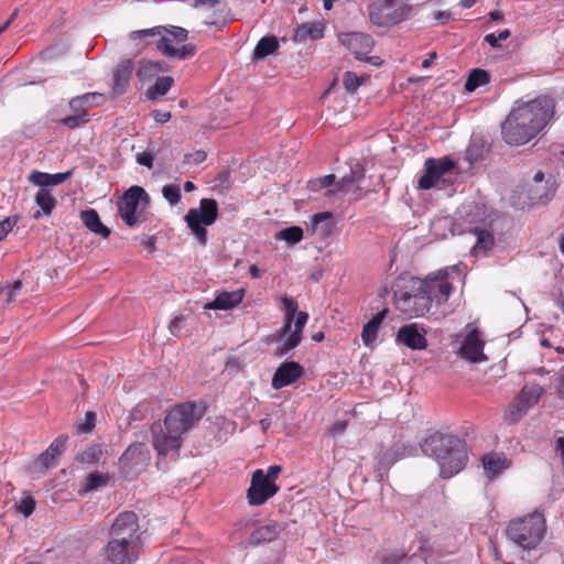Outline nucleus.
<instances>
[{"label":"nucleus","mask_w":564,"mask_h":564,"mask_svg":"<svg viewBox=\"0 0 564 564\" xmlns=\"http://www.w3.org/2000/svg\"><path fill=\"white\" fill-rule=\"evenodd\" d=\"M424 455L434 458L440 466V476L451 478L463 470L468 462L465 440L453 434L435 432L420 443Z\"/></svg>","instance_id":"f257e3e1"},{"label":"nucleus","mask_w":564,"mask_h":564,"mask_svg":"<svg viewBox=\"0 0 564 564\" xmlns=\"http://www.w3.org/2000/svg\"><path fill=\"white\" fill-rule=\"evenodd\" d=\"M149 36H159L155 42L156 50L170 61H185L193 57L196 53L195 44L173 45V42L176 44L184 43L188 37V31L182 26L159 25L151 29L132 31L130 33L131 40L145 39Z\"/></svg>","instance_id":"f03ea898"},{"label":"nucleus","mask_w":564,"mask_h":564,"mask_svg":"<svg viewBox=\"0 0 564 564\" xmlns=\"http://www.w3.org/2000/svg\"><path fill=\"white\" fill-rule=\"evenodd\" d=\"M297 302L294 299L286 296L281 299L284 318L283 325L276 334V340L281 341L274 351V356L278 358L291 355L302 341L303 328L307 323L308 314L297 311Z\"/></svg>","instance_id":"7ed1b4c3"},{"label":"nucleus","mask_w":564,"mask_h":564,"mask_svg":"<svg viewBox=\"0 0 564 564\" xmlns=\"http://www.w3.org/2000/svg\"><path fill=\"white\" fill-rule=\"evenodd\" d=\"M545 533V518L539 511L511 520L506 529L508 540L523 551L535 550L544 539Z\"/></svg>","instance_id":"20e7f679"},{"label":"nucleus","mask_w":564,"mask_h":564,"mask_svg":"<svg viewBox=\"0 0 564 564\" xmlns=\"http://www.w3.org/2000/svg\"><path fill=\"white\" fill-rule=\"evenodd\" d=\"M415 279L411 276L403 284L399 281L393 288L394 306L406 318L423 316L431 308L430 297L422 288H417Z\"/></svg>","instance_id":"39448f33"},{"label":"nucleus","mask_w":564,"mask_h":564,"mask_svg":"<svg viewBox=\"0 0 564 564\" xmlns=\"http://www.w3.org/2000/svg\"><path fill=\"white\" fill-rule=\"evenodd\" d=\"M555 101L547 96H539L533 100L523 102L510 111V121H522L539 134L553 119Z\"/></svg>","instance_id":"423d86ee"},{"label":"nucleus","mask_w":564,"mask_h":564,"mask_svg":"<svg viewBox=\"0 0 564 564\" xmlns=\"http://www.w3.org/2000/svg\"><path fill=\"white\" fill-rule=\"evenodd\" d=\"M369 19L377 26H393L409 19L412 6L403 0H371Z\"/></svg>","instance_id":"0eeeda50"},{"label":"nucleus","mask_w":564,"mask_h":564,"mask_svg":"<svg viewBox=\"0 0 564 564\" xmlns=\"http://www.w3.org/2000/svg\"><path fill=\"white\" fill-rule=\"evenodd\" d=\"M205 405L194 401L176 404L166 414L163 425L165 430L183 436L200 421L205 414Z\"/></svg>","instance_id":"6e6552de"},{"label":"nucleus","mask_w":564,"mask_h":564,"mask_svg":"<svg viewBox=\"0 0 564 564\" xmlns=\"http://www.w3.org/2000/svg\"><path fill=\"white\" fill-rule=\"evenodd\" d=\"M150 204V195L138 185L129 187L118 200V213L122 221L130 228L141 223V216Z\"/></svg>","instance_id":"1a4fd4ad"},{"label":"nucleus","mask_w":564,"mask_h":564,"mask_svg":"<svg viewBox=\"0 0 564 564\" xmlns=\"http://www.w3.org/2000/svg\"><path fill=\"white\" fill-rule=\"evenodd\" d=\"M465 209V221L470 226L466 228V231L474 234L477 238L474 249L476 251H484L485 253L495 245L492 232L487 228L486 210L484 205L470 203L464 207Z\"/></svg>","instance_id":"9d476101"},{"label":"nucleus","mask_w":564,"mask_h":564,"mask_svg":"<svg viewBox=\"0 0 564 564\" xmlns=\"http://www.w3.org/2000/svg\"><path fill=\"white\" fill-rule=\"evenodd\" d=\"M447 276V270H443L434 276L429 275L425 279L416 278L414 283L417 284L419 289L422 288L425 295L430 297L431 305L433 302L443 304L447 302L454 291V286L448 282Z\"/></svg>","instance_id":"9b49d317"},{"label":"nucleus","mask_w":564,"mask_h":564,"mask_svg":"<svg viewBox=\"0 0 564 564\" xmlns=\"http://www.w3.org/2000/svg\"><path fill=\"white\" fill-rule=\"evenodd\" d=\"M140 525L138 516L133 511L121 512L113 521L109 536L110 540H127L141 545Z\"/></svg>","instance_id":"f8f14e48"},{"label":"nucleus","mask_w":564,"mask_h":564,"mask_svg":"<svg viewBox=\"0 0 564 564\" xmlns=\"http://www.w3.org/2000/svg\"><path fill=\"white\" fill-rule=\"evenodd\" d=\"M455 167L456 162L449 156L426 159L424 163V174L419 178V188H433L443 175L453 171Z\"/></svg>","instance_id":"ddd939ff"},{"label":"nucleus","mask_w":564,"mask_h":564,"mask_svg":"<svg viewBox=\"0 0 564 564\" xmlns=\"http://www.w3.org/2000/svg\"><path fill=\"white\" fill-rule=\"evenodd\" d=\"M279 486L264 478L262 469H256L251 477L250 487L247 490V499L250 506H261L272 498L279 490Z\"/></svg>","instance_id":"4468645a"},{"label":"nucleus","mask_w":564,"mask_h":564,"mask_svg":"<svg viewBox=\"0 0 564 564\" xmlns=\"http://www.w3.org/2000/svg\"><path fill=\"white\" fill-rule=\"evenodd\" d=\"M140 549L141 545L135 542L115 539L109 540L106 555L112 564H131L138 560Z\"/></svg>","instance_id":"2eb2a0df"},{"label":"nucleus","mask_w":564,"mask_h":564,"mask_svg":"<svg viewBox=\"0 0 564 564\" xmlns=\"http://www.w3.org/2000/svg\"><path fill=\"white\" fill-rule=\"evenodd\" d=\"M501 134L505 142L510 145L525 144L538 135L532 127L522 121H510V113L501 123Z\"/></svg>","instance_id":"dca6fc26"},{"label":"nucleus","mask_w":564,"mask_h":564,"mask_svg":"<svg viewBox=\"0 0 564 564\" xmlns=\"http://www.w3.org/2000/svg\"><path fill=\"white\" fill-rule=\"evenodd\" d=\"M153 446L159 455L166 456L169 453H177L182 446V436L165 430L160 422L151 425Z\"/></svg>","instance_id":"f3484780"},{"label":"nucleus","mask_w":564,"mask_h":564,"mask_svg":"<svg viewBox=\"0 0 564 564\" xmlns=\"http://www.w3.org/2000/svg\"><path fill=\"white\" fill-rule=\"evenodd\" d=\"M417 453V448L404 442H395L393 443L380 457L378 460V471L380 477L382 478L388 474L389 469L400 459L415 456Z\"/></svg>","instance_id":"a211bd4d"},{"label":"nucleus","mask_w":564,"mask_h":564,"mask_svg":"<svg viewBox=\"0 0 564 564\" xmlns=\"http://www.w3.org/2000/svg\"><path fill=\"white\" fill-rule=\"evenodd\" d=\"M304 373V368L296 361L290 360L282 362L275 370L271 386L275 390H280L286 386L294 383Z\"/></svg>","instance_id":"6ab92c4d"},{"label":"nucleus","mask_w":564,"mask_h":564,"mask_svg":"<svg viewBox=\"0 0 564 564\" xmlns=\"http://www.w3.org/2000/svg\"><path fill=\"white\" fill-rule=\"evenodd\" d=\"M395 341L412 350H423L427 347L425 330L420 332L417 324H408L399 328Z\"/></svg>","instance_id":"aec40b11"},{"label":"nucleus","mask_w":564,"mask_h":564,"mask_svg":"<svg viewBox=\"0 0 564 564\" xmlns=\"http://www.w3.org/2000/svg\"><path fill=\"white\" fill-rule=\"evenodd\" d=\"M484 341L479 337V333L477 329L471 330L462 343V346L459 348V355L473 362H480L482 360H486V357L484 355Z\"/></svg>","instance_id":"412c9836"},{"label":"nucleus","mask_w":564,"mask_h":564,"mask_svg":"<svg viewBox=\"0 0 564 564\" xmlns=\"http://www.w3.org/2000/svg\"><path fill=\"white\" fill-rule=\"evenodd\" d=\"M184 217L213 225L218 218V203L214 198H202L198 208H189Z\"/></svg>","instance_id":"4be33fe9"},{"label":"nucleus","mask_w":564,"mask_h":564,"mask_svg":"<svg viewBox=\"0 0 564 564\" xmlns=\"http://www.w3.org/2000/svg\"><path fill=\"white\" fill-rule=\"evenodd\" d=\"M133 69L134 63L132 59H126L117 65L113 70V83L111 85L112 97L127 93Z\"/></svg>","instance_id":"5701e85b"},{"label":"nucleus","mask_w":564,"mask_h":564,"mask_svg":"<svg viewBox=\"0 0 564 564\" xmlns=\"http://www.w3.org/2000/svg\"><path fill=\"white\" fill-rule=\"evenodd\" d=\"M150 460V452L144 443H132L121 455L120 463L130 468L144 466Z\"/></svg>","instance_id":"b1692460"},{"label":"nucleus","mask_w":564,"mask_h":564,"mask_svg":"<svg viewBox=\"0 0 564 564\" xmlns=\"http://www.w3.org/2000/svg\"><path fill=\"white\" fill-rule=\"evenodd\" d=\"M491 150V144L482 137L473 134L465 151V160L469 165L482 162Z\"/></svg>","instance_id":"393cba45"},{"label":"nucleus","mask_w":564,"mask_h":564,"mask_svg":"<svg viewBox=\"0 0 564 564\" xmlns=\"http://www.w3.org/2000/svg\"><path fill=\"white\" fill-rule=\"evenodd\" d=\"M335 228L333 223V214L330 212H322L313 215L307 230L312 235L319 237L321 239L328 238Z\"/></svg>","instance_id":"a878e982"},{"label":"nucleus","mask_w":564,"mask_h":564,"mask_svg":"<svg viewBox=\"0 0 564 564\" xmlns=\"http://www.w3.org/2000/svg\"><path fill=\"white\" fill-rule=\"evenodd\" d=\"M283 529L284 527L281 523L271 521L254 529L248 539V543L250 545H259L261 543L274 541Z\"/></svg>","instance_id":"bb28decb"},{"label":"nucleus","mask_w":564,"mask_h":564,"mask_svg":"<svg viewBox=\"0 0 564 564\" xmlns=\"http://www.w3.org/2000/svg\"><path fill=\"white\" fill-rule=\"evenodd\" d=\"M245 291H224L216 295L215 300L205 305L206 310L226 311L238 306L243 300Z\"/></svg>","instance_id":"cd10ccee"},{"label":"nucleus","mask_w":564,"mask_h":564,"mask_svg":"<svg viewBox=\"0 0 564 564\" xmlns=\"http://www.w3.org/2000/svg\"><path fill=\"white\" fill-rule=\"evenodd\" d=\"M58 459L59 455L55 451H51L48 446L28 465L26 470L32 476L45 474L50 468L57 465Z\"/></svg>","instance_id":"c85d7f7f"},{"label":"nucleus","mask_w":564,"mask_h":564,"mask_svg":"<svg viewBox=\"0 0 564 564\" xmlns=\"http://www.w3.org/2000/svg\"><path fill=\"white\" fill-rule=\"evenodd\" d=\"M105 100V96L99 93H86L82 96L72 98L68 102L73 112L88 113V109L100 106Z\"/></svg>","instance_id":"c756f323"},{"label":"nucleus","mask_w":564,"mask_h":564,"mask_svg":"<svg viewBox=\"0 0 564 564\" xmlns=\"http://www.w3.org/2000/svg\"><path fill=\"white\" fill-rule=\"evenodd\" d=\"M324 36V25L319 22L303 23L294 30L292 36L295 43H305L307 41H316Z\"/></svg>","instance_id":"7c9ffc66"},{"label":"nucleus","mask_w":564,"mask_h":564,"mask_svg":"<svg viewBox=\"0 0 564 564\" xmlns=\"http://www.w3.org/2000/svg\"><path fill=\"white\" fill-rule=\"evenodd\" d=\"M80 219L83 224L95 235L101 236L102 238H108L111 234V230L101 223L100 217L96 209L88 208L80 212Z\"/></svg>","instance_id":"2f4dec72"},{"label":"nucleus","mask_w":564,"mask_h":564,"mask_svg":"<svg viewBox=\"0 0 564 564\" xmlns=\"http://www.w3.org/2000/svg\"><path fill=\"white\" fill-rule=\"evenodd\" d=\"M73 175V171H66L63 173L48 174L45 172L34 171L30 175V181L35 185L40 186V188H47V186L58 185L70 178Z\"/></svg>","instance_id":"473e14b6"},{"label":"nucleus","mask_w":564,"mask_h":564,"mask_svg":"<svg viewBox=\"0 0 564 564\" xmlns=\"http://www.w3.org/2000/svg\"><path fill=\"white\" fill-rule=\"evenodd\" d=\"M482 466L486 476L489 479L496 478L502 470L510 466V460L495 453L486 454L482 457Z\"/></svg>","instance_id":"72a5a7b5"},{"label":"nucleus","mask_w":564,"mask_h":564,"mask_svg":"<svg viewBox=\"0 0 564 564\" xmlns=\"http://www.w3.org/2000/svg\"><path fill=\"white\" fill-rule=\"evenodd\" d=\"M280 47L279 39L275 35H265L261 37L254 50H253V61H263L269 55L276 53Z\"/></svg>","instance_id":"f704fd0d"},{"label":"nucleus","mask_w":564,"mask_h":564,"mask_svg":"<svg viewBox=\"0 0 564 564\" xmlns=\"http://www.w3.org/2000/svg\"><path fill=\"white\" fill-rule=\"evenodd\" d=\"M35 203L41 208L34 213L33 217L35 219H39L42 215H51L57 205V200L50 188H40L35 195Z\"/></svg>","instance_id":"c9c22d12"},{"label":"nucleus","mask_w":564,"mask_h":564,"mask_svg":"<svg viewBox=\"0 0 564 564\" xmlns=\"http://www.w3.org/2000/svg\"><path fill=\"white\" fill-rule=\"evenodd\" d=\"M348 43L349 47L354 50L356 58L362 59L360 55L369 53L373 46L375 41L369 34L354 32L349 35Z\"/></svg>","instance_id":"e433bc0d"},{"label":"nucleus","mask_w":564,"mask_h":564,"mask_svg":"<svg viewBox=\"0 0 564 564\" xmlns=\"http://www.w3.org/2000/svg\"><path fill=\"white\" fill-rule=\"evenodd\" d=\"M174 79L171 76L158 77L154 85L145 90V96L149 100L154 101L160 96H164L172 88Z\"/></svg>","instance_id":"4c0bfd02"},{"label":"nucleus","mask_w":564,"mask_h":564,"mask_svg":"<svg viewBox=\"0 0 564 564\" xmlns=\"http://www.w3.org/2000/svg\"><path fill=\"white\" fill-rule=\"evenodd\" d=\"M490 80V74L481 68H474L469 72V75L465 82V89L469 93L475 91L480 86L488 84Z\"/></svg>","instance_id":"58836bf2"},{"label":"nucleus","mask_w":564,"mask_h":564,"mask_svg":"<svg viewBox=\"0 0 564 564\" xmlns=\"http://www.w3.org/2000/svg\"><path fill=\"white\" fill-rule=\"evenodd\" d=\"M53 121L63 124L69 130H74L88 123L90 121V117L88 113H82L78 111L64 118L53 119Z\"/></svg>","instance_id":"ea45409f"},{"label":"nucleus","mask_w":564,"mask_h":564,"mask_svg":"<svg viewBox=\"0 0 564 564\" xmlns=\"http://www.w3.org/2000/svg\"><path fill=\"white\" fill-rule=\"evenodd\" d=\"M523 401V399L518 394L513 401V403L509 408V412L506 414V420L510 423H517L530 409Z\"/></svg>","instance_id":"a19ab883"},{"label":"nucleus","mask_w":564,"mask_h":564,"mask_svg":"<svg viewBox=\"0 0 564 564\" xmlns=\"http://www.w3.org/2000/svg\"><path fill=\"white\" fill-rule=\"evenodd\" d=\"M303 229L300 226H290L275 234L276 240H283L289 245H295L303 239Z\"/></svg>","instance_id":"79ce46f5"},{"label":"nucleus","mask_w":564,"mask_h":564,"mask_svg":"<svg viewBox=\"0 0 564 564\" xmlns=\"http://www.w3.org/2000/svg\"><path fill=\"white\" fill-rule=\"evenodd\" d=\"M544 392L543 388L539 384L525 386L519 392V395L523 399L529 406H533L540 400L542 393Z\"/></svg>","instance_id":"37998d69"},{"label":"nucleus","mask_w":564,"mask_h":564,"mask_svg":"<svg viewBox=\"0 0 564 564\" xmlns=\"http://www.w3.org/2000/svg\"><path fill=\"white\" fill-rule=\"evenodd\" d=\"M107 484H108L107 475H104L98 471L90 473L86 477L85 491H87V492L97 491L100 488L107 486Z\"/></svg>","instance_id":"c03bdc74"},{"label":"nucleus","mask_w":564,"mask_h":564,"mask_svg":"<svg viewBox=\"0 0 564 564\" xmlns=\"http://www.w3.org/2000/svg\"><path fill=\"white\" fill-rule=\"evenodd\" d=\"M185 223L187 224V227L192 230L196 239L202 246H205L207 243V229L206 227L208 225H203L199 221L189 219L187 217H184Z\"/></svg>","instance_id":"a18cd8bd"},{"label":"nucleus","mask_w":564,"mask_h":564,"mask_svg":"<svg viewBox=\"0 0 564 564\" xmlns=\"http://www.w3.org/2000/svg\"><path fill=\"white\" fill-rule=\"evenodd\" d=\"M350 174L351 180L356 183L357 187L354 191L355 194H357L356 198H360L366 195L367 192L362 193V187L360 186V183L365 178V167L362 164L356 162L354 165H350Z\"/></svg>","instance_id":"49530a36"},{"label":"nucleus","mask_w":564,"mask_h":564,"mask_svg":"<svg viewBox=\"0 0 564 564\" xmlns=\"http://www.w3.org/2000/svg\"><path fill=\"white\" fill-rule=\"evenodd\" d=\"M162 195L171 205H176L182 198L181 188L176 184L164 185Z\"/></svg>","instance_id":"de8ad7c7"},{"label":"nucleus","mask_w":564,"mask_h":564,"mask_svg":"<svg viewBox=\"0 0 564 564\" xmlns=\"http://www.w3.org/2000/svg\"><path fill=\"white\" fill-rule=\"evenodd\" d=\"M36 507V501L33 496L28 495L21 498L20 502L17 505V509L20 513H22L25 518L30 517Z\"/></svg>","instance_id":"09e8293b"},{"label":"nucleus","mask_w":564,"mask_h":564,"mask_svg":"<svg viewBox=\"0 0 564 564\" xmlns=\"http://www.w3.org/2000/svg\"><path fill=\"white\" fill-rule=\"evenodd\" d=\"M343 85L348 93L354 94L361 85V78L354 72H346L344 74Z\"/></svg>","instance_id":"8fccbe9b"},{"label":"nucleus","mask_w":564,"mask_h":564,"mask_svg":"<svg viewBox=\"0 0 564 564\" xmlns=\"http://www.w3.org/2000/svg\"><path fill=\"white\" fill-rule=\"evenodd\" d=\"M319 180L323 182V185L325 186L324 196L332 198L333 196H336L338 192L336 187V176L334 174H328L325 176H319Z\"/></svg>","instance_id":"3c124183"},{"label":"nucleus","mask_w":564,"mask_h":564,"mask_svg":"<svg viewBox=\"0 0 564 564\" xmlns=\"http://www.w3.org/2000/svg\"><path fill=\"white\" fill-rule=\"evenodd\" d=\"M378 328L370 323H366L362 327L361 339L367 347H370L377 339Z\"/></svg>","instance_id":"603ef678"},{"label":"nucleus","mask_w":564,"mask_h":564,"mask_svg":"<svg viewBox=\"0 0 564 564\" xmlns=\"http://www.w3.org/2000/svg\"><path fill=\"white\" fill-rule=\"evenodd\" d=\"M228 13L229 10H220L219 14L214 12L213 15L205 21V23L208 25L216 26L218 30H220L225 28L229 21V19L227 18Z\"/></svg>","instance_id":"864d4df0"},{"label":"nucleus","mask_w":564,"mask_h":564,"mask_svg":"<svg viewBox=\"0 0 564 564\" xmlns=\"http://www.w3.org/2000/svg\"><path fill=\"white\" fill-rule=\"evenodd\" d=\"M155 68L151 61L143 63L137 70V77L140 82H147L156 76Z\"/></svg>","instance_id":"5fc2aeb1"},{"label":"nucleus","mask_w":564,"mask_h":564,"mask_svg":"<svg viewBox=\"0 0 564 564\" xmlns=\"http://www.w3.org/2000/svg\"><path fill=\"white\" fill-rule=\"evenodd\" d=\"M101 449L99 446H91L80 454V462L84 464H95L99 460Z\"/></svg>","instance_id":"6e6d98bb"},{"label":"nucleus","mask_w":564,"mask_h":564,"mask_svg":"<svg viewBox=\"0 0 564 564\" xmlns=\"http://www.w3.org/2000/svg\"><path fill=\"white\" fill-rule=\"evenodd\" d=\"M22 289V282L20 280L14 281L11 284H8L4 289L0 290L1 293H6V302L7 304L12 303L15 300L17 294Z\"/></svg>","instance_id":"4d7b16f0"},{"label":"nucleus","mask_w":564,"mask_h":564,"mask_svg":"<svg viewBox=\"0 0 564 564\" xmlns=\"http://www.w3.org/2000/svg\"><path fill=\"white\" fill-rule=\"evenodd\" d=\"M510 31L508 29L499 32L498 35H496L495 33H489L487 35H485L484 37V41L489 44L491 47L494 48H498L500 47V41H505L507 40L509 36H510Z\"/></svg>","instance_id":"13d9d810"},{"label":"nucleus","mask_w":564,"mask_h":564,"mask_svg":"<svg viewBox=\"0 0 564 564\" xmlns=\"http://www.w3.org/2000/svg\"><path fill=\"white\" fill-rule=\"evenodd\" d=\"M96 424V413L88 411L85 415L84 423H78L76 430L78 433H90Z\"/></svg>","instance_id":"bf43d9fd"},{"label":"nucleus","mask_w":564,"mask_h":564,"mask_svg":"<svg viewBox=\"0 0 564 564\" xmlns=\"http://www.w3.org/2000/svg\"><path fill=\"white\" fill-rule=\"evenodd\" d=\"M18 223V217H7L0 221V241H2L8 234L13 229Z\"/></svg>","instance_id":"052dcab7"},{"label":"nucleus","mask_w":564,"mask_h":564,"mask_svg":"<svg viewBox=\"0 0 564 564\" xmlns=\"http://www.w3.org/2000/svg\"><path fill=\"white\" fill-rule=\"evenodd\" d=\"M186 319L184 316L174 317L169 325V329L173 336H181L183 328L185 327Z\"/></svg>","instance_id":"680f3d73"},{"label":"nucleus","mask_w":564,"mask_h":564,"mask_svg":"<svg viewBox=\"0 0 564 564\" xmlns=\"http://www.w3.org/2000/svg\"><path fill=\"white\" fill-rule=\"evenodd\" d=\"M207 158V153L203 150H197L193 153H187L184 156L185 164H195L198 165L203 163Z\"/></svg>","instance_id":"e2e57ef3"},{"label":"nucleus","mask_w":564,"mask_h":564,"mask_svg":"<svg viewBox=\"0 0 564 564\" xmlns=\"http://www.w3.org/2000/svg\"><path fill=\"white\" fill-rule=\"evenodd\" d=\"M67 441L68 436L61 434L50 444L51 451H55V453L61 456L66 449Z\"/></svg>","instance_id":"0e129e2a"},{"label":"nucleus","mask_w":564,"mask_h":564,"mask_svg":"<svg viewBox=\"0 0 564 564\" xmlns=\"http://www.w3.org/2000/svg\"><path fill=\"white\" fill-rule=\"evenodd\" d=\"M405 553L391 552L388 554H383L380 557L381 564H400L401 561L405 557Z\"/></svg>","instance_id":"69168bd1"},{"label":"nucleus","mask_w":564,"mask_h":564,"mask_svg":"<svg viewBox=\"0 0 564 564\" xmlns=\"http://www.w3.org/2000/svg\"><path fill=\"white\" fill-rule=\"evenodd\" d=\"M352 185H356V183L351 180V174L349 172L337 182L336 187L339 193H347Z\"/></svg>","instance_id":"338daca9"},{"label":"nucleus","mask_w":564,"mask_h":564,"mask_svg":"<svg viewBox=\"0 0 564 564\" xmlns=\"http://www.w3.org/2000/svg\"><path fill=\"white\" fill-rule=\"evenodd\" d=\"M153 160H154L153 154L148 151L137 154V162L140 165L145 166L148 169H151L153 166Z\"/></svg>","instance_id":"774afa93"}]
</instances>
